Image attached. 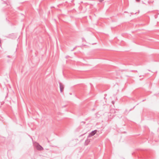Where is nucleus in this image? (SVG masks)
Segmentation results:
<instances>
[{
    "label": "nucleus",
    "mask_w": 159,
    "mask_h": 159,
    "mask_svg": "<svg viewBox=\"0 0 159 159\" xmlns=\"http://www.w3.org/2000/svg\"><path fill=\"white\" fill-rule=\"evenodd\" d=\"M37 149L39 151H42L43 150V148L39 143L35 145Z\"/></svg>",
    "instance_id": "nucleus-1"
},
{
    "label": "nucleus",
    "mask_w": 159,
    "mask_h": 159,
    "mask_svg": "<svg viewBox=\"0 0 159 159\" xmlns=\"http://www.w3.org/2000/svg\"><path fill=\"white\" fill-rule=\"evenodd\" d=\"M97 132V130H95L94 131H92L91 133H90L89 135L88 136V138L90 137L93 135H94Z\"/></svg>",
    "instance_id": "nucleus-2"
},
{
    "label": "nucleus",
    "mask_w": 159,
    "mask_h": 159,
    "mask_svg": "<svg viewBox=\"0 0 159 159\" xmlns=\"http://www.w3.org/2000/svg\"><path fill=\"white\" fill-rule=\"evenodd\" d=\"M60 91L61 93L63 92L64 88V85L60 82H59Z\"/></svg>",
    "instance_id": "nucleus-3"
},
{
    "label": "nucleus",
    "mask_w": 159,
    "mask_h": 159,
    "mask_svg": "<svg viewBox=\"0 0 159 159\" xmlns=\"http://www.w3.org/2000/svg\"><path fill=\"white\" fill-rule=\"evenodd\" d=\"M90 142V139H88V138H87V139L85 141V142L84 143L85 145H88Z\"/></svg>",
    "instance_id": "nucleus-4"
},
{
    "label": "nucleus",
    "mask_w": 159,
    "mask_h": 159,
    "mask_svg": "<svg viewBox=\"0 0 159 159\" xmlns=\"http://www.w3.org/2000/svg\"><path fill=\"white\" fill-rule=\"evenodd\" d=\"M103 1V0H99V1L100 2H102Z\"/></svg>",
    "instance_id": "nucleus-5"
},
{
    "label": "nucleus",
    "mask_w": 159,
    "mask_h": 159,
    "mask_svg": "<svg viewBox=\"0 0 159 159\" xmlns=\"http://www.w3.org/2000/svg\"><path fill=\"white\" fill-rule=\"evenodd\" d=\"M103 1V0H99V1L100 2H102Z\"/></svg>",
    "instance_id": "nucleus-6"
},
{
    "label": "nucleus",
    "mask_w": 159,
    "mask_h": 159,
    "mask_svg": "<svg viewBox=\"0 0 159 159\" xmlns=\"http://www.w3.org/2000/svg\"><path fill=\"white\" fill-rule=\"evenodd\" d=\"M136 1L137 2H139L140 1V0H136Z\"/></svg>",
    "instance_id": "nucleus-7"
},
{
    "label": "nucleus",
    "mask_w": 159,
    "mask_h": 159,
    "mask_svg": "<svg viewBox=\"0 0 159 159\" xmlns=\"http://www.w3.org/2000/svg\"><path fill=\"white\" fill-rule=\"evenodd\" d=\"M112 103H113V104H114V102L113 101H112Z\"/></svg>",
    "instance_id": "nucleus-8"
}]
</instances>
